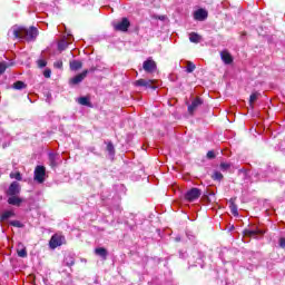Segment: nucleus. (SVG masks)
I'll return each instance as SVG.
<instances>
[{"label": "nucleus", "instance_id": "1", "mask_svg": "<svg viewBox=\"0 0 285 285\" xmlns=\"http://www.w3.org/2000/svg\"><path fill=\"white\" fill-rule=\"evenodd\" d=\"M8 37H13V39H26V41H35L39 37V30L36 27L26 29L23 27L14 26L9 32Z\"/></svg>", "mask_w": 285, "mask_h": 285}, {"label": "nucleus", "instance_id": "2", "mask_svg": "<svg viewBox=\"0 0 285 285\" xmlns=\"http://www.w3.org/2000/svg\"><path fill=\"white\" fill-rule=\"evenodd\" d=\"M62 163L61 155L52 151L48 154V164L52 170H57L58 166H61Z\"/></svg>", "mask_w": 285, "mask_h": 285}, {"label": "nucleus", "instance_id": "3", "mask_svg": "<svg viewBox=\"0 0 285 285\" xmlns=\"http://www.w3.org/2000/svg\"><path fill=\"white\" fill-rule=\"evenodd\" d=\"M128 28H130V20L128 18H122L120 21L114 23V30L117 32H128Z\"/></svg>", "mask_w": 285, "mask_h": 285}, {"label": "nucleus", "instance_id": "4", "mask_svg": "<svg viewBox=\"0 0 285 285\" xmlns=\"http://www.w3.org/2000/svg\"><path fill=\"white\" fill-rule=\"evenodd\" d=\"M35 181L43 184L46 181V167L38 165L35 169Z\"/></svg>", "mask_w": 285, "mask_h": 285}, {"label": "nucleus", "instance_id": "5", "mask_svg": "<svg viewBox=\"0 0 285 285\" xmlns=\"http://www.w3.org/2000/svg\"><path fill=\"white\" fill-rule=\"evenodd\" d=\"M142 70H145V72H147L148 75H153V72L157 70V62H155L153 58H148L142 62Z\"/></svg>", "mask_w": 285, "mask_h": 285}, {"label": "nucleus", "instance_id": "6", "mask_svg": "<svg viewBox=\"0 0 285 285\" xmlns=\"http://www.w3.org/2000/svg\"><path fill=\"white\" fill-rule=\"evenodd\" d=\"M198 197H202V189L194 187L185 194L187 202H196Z\"/></svg>", "mask_w": 285, "mask_h": 285}, {"label": "nucleus", "instance_id": "7", "mask_svg": "<svg viewBox=\"0 0 285 285\" xmlns=\"http://www.w3.org/2000/svg\"><path fill=\"white\" fill-rule=\"evenodd\" d=\"M65 242H66V237L55 234L49 242V246L50 248H57L61 246Z\"/></svg>", "mask_w": 285, "mask_h": 285}, {"label": "nucleus", "instance_id": "8", "mask_svg": "<svg viewBox=\"0 0 285 285\" xmlns=\"http://www.w3.org/2000/svg\"><path fill=\"white\" fill-rule=\"evenodd\" d=\"M19 193H21V185L18 181L11 183L7 191V195L16 196V195H19Z\"/></svg>", "mask_w": 285, "mask_h": 285}, {"label": "nucleus", "instance_id": "9", "mask_svg": "<svg viewBox=\"0 0 285 285\" xmlns=\"http://www.w3.org/2000/svg\"><path fill=\"white\" fill-rule=\"evenodd\" d=\"M194 19L196 21H206L208 19V11L205 9H198L194 12Z\"/></svg>", "mask_w": 285, "mask_h": 285}, {"label": "nucleus", "instance_id": "10", "mask_svg": "<svg viewBox=\"0 0 285 285\" xmlns=\"http://www.w3.org/2000/svg\"><path fill=\"white\" fill-rule=\"evenodd\" d=\"M86 77H88V69L83 70L81 73L71 78L70 83H72L73 86H77L78 83H81V81H83Z\"/></svg>", "mask_w": 285, "mask_h": 285}, {"label": "nucleus", "instance_id": "11", "mask_svg": "<svg viewBox=\"0 0 285 285\" xmlns=\"http://www.w3.org/2000/svg\"><path fill=\"white\" fill-rule=\"evenodd\" d=\"M154 83H155V80L139 79V80H136L135 86H138L141 88H155L153 87Z\"/></svg>", "mask_w": 285, "mask_h": 285}, {"label": "nucleus", "instance_id": "12", "mask_svg": "<svg viewBox=\"0 0 285 285\" xmlns=\"http://www.w3.org/2000/svg\"><path fill=\"white\" fill-rule=\"evenodd\" d=\"M202 104H204V101L200 98L194 99L193 102L188 106L189 115H193V112H195V110H197Z\"/></svg>", "mask_w": 285, "mask_h": 285}, {"label": "nucleus", "instance_id": "13", "mask_svg": "<svg viewBox=\"0 0 285 285\" xmlns=\"http://www.w3.org/2000/svg\"><path fill=\"white\" fill-rule=\"evenodd\" d=\"M220 58L226 63L227 66L233 63V56L228 51H222L220 52Z\"/></svg>", "mask_w": 285, "mask_h": 285}, {"label": "nucleus", "instance_id": "14", "mask_svg": "<svg viewBox=\"0 0 285 285\" xmlns=\"http://www.w3.org/2000/svg\"><path fill=\"white\" fill-rule=\"evenodd\" d=\"M8 204H10L11 206H21V204H23V199L17 197V195L10 196L8 198Z\"/></svg>", "mask_w": 285, "mask_h": 285}, {"label": "nucleus", "instance_id": "15", "mask_svg": "<svg viewBox=\"0 0 285 285\" xmlns=\"http://www.w3.org/2000/svg\"><path fill=\"white\" fill-rule=\"evenodd\" d=\"M17 254L19 257H28V250L26 249V246H23V244H18Z\"/></svg>", "mask_w": 285, "mask_h": 285}, {"label": "nucleus", "instance_id": "16", "mask_svg": "<svg viewBox=\"0 0 285 285\" xmlns=\"http://www.w3.org/2000/svg\"><path fill=\"white\" fill-rule=\"evenodd\" d=\"M69 66H70V70H75V71L81 70V68H83V63L79 60L70 61Z\"/></svg>", "mask_w": 285, "mask_h": 285}, {"label": "nucleus", "instance_id": "17", "mask_svg": "<svg viewBox=\"0 0 285 285\" xmlns=\"http://www.w3.org/2000/svg\"><path fill=\"white\" fill-rule=\"evenodd\" d=\"M95 254L98 255V257L106 259V257H108V249L104 247H98L95 249Z\"/></svg>", "mask_w": 285, "mask_h": 285}, {"label": "nucleus", "instance_id": "18", "mask_svg": "<svg viewBox=\"0 0 285 285\" xmlns=\"http://www.w3.org/2000/svg\"><path fill=\"white\" fill-rule=\"evenodd\" d=\"M66 266H75V256L72 254H67L63 259Z\"/></svg>", "mask_w": 285, "mask_h": 285}, {"label": "nucleus", "instance_id": "19", "mask_svg": "<svg viewBox=\"0 0 285 285\" xmlns=\"http://www.w3.org/2000/svg\"><path fill=\"white\" fill-rule=\"evenodd\" d=\"M71 41L70 40H66V38H63L62 40H60L58 42V50H60L62 52V50H66V48H68V46H70Z\"/></svg>", "mask_w": 285, "mask_h": 285}, {"label": "nucleus", "instance_id": "20", "mask_svg": "<svg viewBox=\"0 0 285 285\" xmlns=\"http://www.w3.org/2000/svg\"><path fill=\"white\" fill-rule=\"evenodd\" d=\"M78 104H80V106H87L88 108H92V104L90 102V99L88 97L78 98Z\"/></svg>", "mask_w": 285, "mask_h": 285}, {"label": "nucleus", "instance_id": "21", "mask_svg": "<svg viewBox=\"0 0 285 285\" xmlns=\"http://www.w3.org/2000/svg\"><path fill=\"white\" fill-rule=\"evenodd\" d=\"M264 232L259 230V229H248L246 230V235H248V237H254L257 238V235H263Z\"/></svg>", "mask_w": 285, "mask_h": 285}, {"label": "nucleus", "instance_id": "22", "mask_svg": "<svg viewBox=\"0 0 285 285\" xmlns=\"http://www.w3.org/2000/svg\"><path fill=\"white\" fill-rule=\"evenodd\" d=\"M189 41L191 43H199V41H202V36H199L198 33L191 32L189 35Z\"/></svg>", "mask_w": 285, "mask_h": 285}, {"label": "nucleus", "instance_id": "23", "mask_svg": "<svg viewBox=\"0 0 285 285\" xmlns=\"http://www.w3.org/2000/svg\"><path fill=\"white\" fill-rule=\"evenodd\" d=\"M194 257H196V264H198V266H203L202 265V262H204V253H202V252H195L194 253Z\"/></svg>", "mask_w": 285, "mask_h": 285}, {"label": "nucleus", "instance_id": "24", "mask_svg": "<svg viewBox=\"0 0 285 285\" xmlns=\"http://www.w3.org/2000/svg\"><path fill=\"white\" fill-rule=\"evenodd\" d=\"M229 208H230V213H232V215H234V217H239V212L237 210V206H236L235 202L230 200Z\"/></svg>", "mask_w": 285, "mask_h": 285}, {"label": "nucleus", "instance_id": "25", "mask_svg": "<svg viewBox=\"0 0 285 285\" xmlns=\"http://www.w3.org/2000/svg\"><path fill=\"white\" fill-rule=\"evenodd\" d=\"M12 88L14 90H23V88H27V85L26 82L23 81H16L13 85H12Z\"/></svg>", "mask_w": 285, "mask_h": 285}, {"label": "nucleus", "instance_id": "26", "mask_svg": "<svg viewBox=\"0 0 285 285\" xmlns=\"http://www.w3.org/2000/svg\"><path fill=\"white\" fill-rule=\"evenodd\" d=\"M212 179H214V181H222L224 179V175L220 174V171L215 170L212 175Z\"/></svg>", "mask_w": 285, "mask_h": 285}, {"label": "nucleus", "instance_id": "27", "mask_svg": "<svg viewBox=\"0 0 285 285\" xmlns=\"http://www.w3.org/2000/svg\"><path fill=\"white\" fill-rule=\"evenodd\" d=\"M256 99H259V92H253L249 96V106H250V108H253V104H255Z\"/></svg>", "mask_w": 285, "mask_h": 285}, {"label": "nucleus", "instance_id": "28", "mask_svg": "<svg viewBox=\"0 0 285 285\" xmlns=\"http://www.w3.org/2000/svg\"><path fill=\"white\" fill-rule=\"evenodd\" d=\"M10 217H14V212L12 210H7L1 215V219L6 220V219H10Z\"/></svg>", "mask_w": 285, "mask_h": 285}, {"label": "nucleus", "instance_id": "29", "mask_svg": "<svg viewBox=\"0 0 285 285\" xmlns=\"http://www.w3.org/2000/svg\"><path fill=\"white\" fill-rule=\"evenodd\" d=\"M107 151L111 157H115V145H112V142L107 144Z\"/></svg>", "mask_w": 285, "mask_h": 285}, {"label": "nucleus", "instance_id": "30", "mask_svg": "<svg viewBox=\"0 0 285 285\" xmlns=\"http://www.w3.org/2000/svg\"><path fill=\"white\" fill-rule=\"evenodd\" d=\"M8 66H10V65H8V62H6V61L0 62V76L3 75V72H6V70H8Z\"/></svg>", "mask_w": 285, "mask_h": 285}, {"label": "nucleus", "instance_id": "31", "mask_svg": "<svg viewBox=\"0 0 285 285\" xmlns=\"http://www.w3.org/2000/svg\"><path fill=\"white\" fill-rule=\"evenodd\" d=\"M10 178H11V179H17V181H21V179H22L21 173H19V171L11 173V174H10Z\"/></svg>", "mask_w": 285, "mask_h": 285}, {"label": "nucleus", "instance_id": "32", "mask_svg": "<svg viewBox=\"0 0 285 285\" xmlns=\"http://www.w3.org/2000/svg\"><path fill=\"white\" fill-rule=\"evenodd\" d=\"M195 68H197V67L195 66V63L188 61V62H187L186 72H189V73H190V72H195Z\"/></svg>", "mask_w": 285, "mask_h": 285}, {"label": "nucleus", "instance_id": "33", "mask_svg": "<svg viewBox=\"0 0 285 285\" xmlns=\"http://www.w3.org/2000/svg\"><path fill=\"white\" fill-rule=\"evenodd\" d=\"M228 168H230V164H227V163L220 164V170H223V173H226V170H228Z\"/></svg>", "mask_w": 285, "mask_h": 285}, {"label": "nucleus", "instance_id": "34", "mask_svg": "<svg viewBox=\"0 0 285 285\" xmlns=\"http://www.w3.org/2000/svg\"><path fill=\"white\" fill-rule=\"evenodd\" d=\"M38 66L40 68H46V66H48V62L46 60H43V59H40V60H38Z\"/></svg>", "mask_w": 285, "mask_h": 285}, {"label": "nucleus", "instance_id": "35", "mask_svg": "<svg viewBox=\"0 0 285 285\" xmlns=\"http://www.w3.org/2000/svg\"><path fill=\"white\" fill-rule=\"evenodd\" d=\"M53 66H55V68L61 69V68H63V61L58 60V61H56V62L53 63Z\"/></svg>", "mask_w": 285, "mask_h": 285}, {"label": "nucleus", "instance_id": "36", "mask_svg": "<svg viewBox=\"0 0 285 285\" xmlns=\"http://www.w3.org/2000/svg\"><path fill=\"white\" fill-rule=\"evenodd\" d=\"M52 75V71L50 69H46L43 71V77H46V79H50V76Z\"/></svg>", "mask_w": 285, "mask_h": 285}, {"label": "nucleus", "instance_id": "37", "mask_svg": "<svg viewBox=\"0 0 285 285\" xmlns=\"http://www.w3.org/2000/svg\"><path fill=\"white\" fill-rule=\"evenodd\" d=\"M278 246L281 248H285V238L284 237H281L279 240H278Z\"/></svg>", "mask_w": 285, "mask_h": 285}, {"label": "nucleus", "instance_id": "38", "mask_svg": "<svg viewBox=\"0 0 285 285\" xmlns=\"http://www.w3.org/2000/svg\"><path fill=\"white\" fill-rule=\"evenodd\" d=\"M207 159H215V151L209 150V151L207 153Z\"/></svg>", "mask_w": 285, "mask_h": 285}, {"label": "nucleus", "instance_id": "39", "mask_svg": "<svg viewBox=\"0 0 285 285\" xmlns=\"http://www.w3.org/2000/svg\"><path fill=\"white\" fill-rule=\"evenodd\" d=\"M11 226H16L17 228H20L21 223H19V220H13V222H11Z\"/></svg>", "mask_w": 285, "mask_h": 285}, {"label": "nucleus", "instance_id": "40", "mask_svg": "<svg viewBox=\"0 0 285 285\" xmlns=\"http://www.w3.org/2000/svg\"><path fill=\"white\" fill-rule=\"evenodd\" d=\"M239 175H242L243 177H246V171L244 169H240Z\"/></svg>", "mask_w": 285, "mask_h": 285}, {"label": "nucleus", "instance_id": "41", "mask_svg": "<svg viewBox=\"0 0 285 285\" xmlns=\"http://www.w3.org/2000/svg\"><path fill=\"white\" fill-rule=\"evenodd\" d=\"M97 70V67H91L88 72H95Z\"/></svg>", "mask_w": 285, "mask_h": 285}]
</instances>
